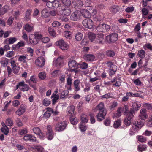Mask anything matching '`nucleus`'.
<instances>
[{"label": "nucleus", "instance_id": "obj_1", "mask_svg": "<svg viewBox=\"0 0 152 152\" xmlns=\"http://www.w3.org/2000/svg\"><path fill=\"white\" fill-rule=\"evenodd\" d=\"M97 108L99 110V112L96 115L98 121H100L104 118V117L107 114L104 103L102 102H100L97 105Z\"/></svg>", "mask_w": 152, "mask_h": 152}, {"label": "nucleus", "instance_id": "obj_2", "mask_svg": "<svg viewBox=\"0 0 152 152\" xmlns=\"http://www.w3.org/2000/svg\"><path fill=\"white\" fill-rule=\"evenodd\" d=\"M56 45L61 49L63 50H65L68 49L69 45L62 39L59 40L56 42Z\"/></svg>", "mask_w": 152, "mask_h": 152}, {"label": "nucleus", "instance_id": "obj_3", "mask_svg": "<svg viewBox=\"0 0 152 152\" xmlns=\"http://www.w3.org/2000/svg\"><path fill=\"white\" fill-rule=\"evenodd\" d=\"M106 64L108 67L109 68V75L111 76L115 74V72L117 70V66L114 64L113 62L111 61L107 62Z\"/></svg>", "mask_w": 152, "mask_h": 152}, {"label": "nucleus", "instance_id": "obj_4", "mask_svg": "<svg viewBox=\"0 0 152 152\" xmlns=\"http://www.w3.org/2000/svg\"><path fill=\"white\" fill-rule=\"evenodd\" d=\"M134 116L133 110H132L131 111H129V113L126 116L125 118L124 121V124L126 126H128L131 124L132 118Z\"/></svg>", "mask_w": 152, "mask_h": 152}, {"label": "nucleus", "instance_id": "obj_5", "mask_svg": "<svg viewBox=\"0 0 152 152\" xmlns=\"http://www.w3.org/2000/svg\"><path fill=\"white\" fill-rule=\"evenodd\" d=\"M98 31L101 32H105L108 31L110 29V26L108 25L104 24H100L96 27Z\"/></svg>", "mask_w": 152, "mask_h": 152}, {"label": "nucleus", "instance_id": "obj_6", "mask_svg": "<svg viewBox=\"0 0 152 152\" xmlns=\"http://www.w3.org/2000/svg\"><path fill=\"white\" fill-rule=\"evenodd\" d=\"M67 124V122L66 121H63L60 123L57 124L56 126L55 129L58 132L62 131L66 128Z\"/></svg>", "mask_w": 152, "mask_h": 152}, {"label": "nucleus", "instance_id": "obj_7", "mask_svg": "<svg viewBox=\"0 0 152 152\" xmlns=\"http://www.w3.org/2000/svg\"><path fill=\"white\" fill-rule=\"evenodd\" d=\"M82 23L85 27L89 29L92 28L94 25L92 20L90 19H87L84 20Z\"/></svg>", "mask_w": 152, "mask_h": 152}, {"label": "nucleus", "instance_id": "obj_8", "mask_svg": "<svg viewBox=\"0 0 152 152\" xmlns=\"http://www.w3.org/2000/svg\"><path fill=\"white\" fill-rule=\"evenodd\" d=\"M147 110L146 109L142 108L140 110V113L139 114V117L140 119L145 120L148 117L147 113Z\"/></svg>", "mask_w": 152, "mask_h": 152}, {"label": "nucleus", "instance_id": "obj_9", "mask_svg": "<svg viewBox=\"0 0 152 152\" xmlns=\"http://www.w3.org/2000/svg\"><path fill=\"white\" fill-rule=\"evenodd\" d=\"M80 12L78 10H76L72 14L70 18L73 21H77L80 19Z\"/></svg>", "mask_w": 152, "mask_h": 152}, {"label": "nucleus", "instance_id": "obj_10", "mask_svg": "<svg viewBox=\"0 0 152 152\" xmlns=\"http://www.w3.org/2000/svg\"><path fill=\"white\" fill-rule=\"evenodd\" d=\"M118 34L116 33H113L106 37V39L111 42H115L117 40Z\"/></svg>", "mask_w": 152, "mask_h": 152}, {"label": "nucleus", "instance_id": "obj_11", "mask_svg": "<svg viewBox=\"0 0 152 152\" xmlns=\"http://www.w3.org/2000/svg\"><path fill=\"white\" fill-rule=\"evenodd\" d=\"M68 65L69 69L71 70L74 68H78L79 64L77 63L74 60H72L68 62Z\"/></svg>", "mask_w": 152, "mask_h": 152}, {"label": "nucleus", "instance_id": "obj_12", "mask_svg": "<svg viewBox=\"0 0 152 152\" xmlns=\"http://www.w3.org/2000/svg\"><path fill=\"white\" fill-rule=\"evenodd\" d=\"M36 65L40 67H42L45 65V60L42 57H38L35 61Z\"/></svg>", "mask_w": 152, "mask_h": 152}, {"label": "nucleus", "instance_id": "obj_13", "mask_svg": "<svg viewBox=\"0 0 152 152\" xmlns=\"http://www.w3.org/2000/svg\"><path fill=\"white\" fill-rule=\"evenodd\" d=\"M32 130L34 133L38 136L39 138H42L45 136V134L41 132L39 128L35 127L33 128Z\"/></svg>", "mask_w": 152, "mask_h": 152}, {"label": "nucleus", "instance_id": "obj_14", "mask_svg": "<svg viewBox=\"0 0 152 152\" xmlns=\"http://www.w3.org/2000/svg\"><path fill=\"white\" fill-rule=\"evenodd\" d=\"M28 83L30 86L32 87L34 90H36L37 89L36 86L37 80L33 76H31V77Z\"/></svg>", "mask_w": 152, "mask_h": 152}, {"label": "nucleus", "instance_id": "obj_15", "mask_svg": "<svg viewBox=\"0 0 152 152\" xmlns=\"http://www.w3.org/2000/svg\"><path fill=\"white\" fill-rule=\"evenodd\" d=\"M71 12V9L68 7H65L64 8L61 10L60 11V13L63 15H69L70 14Z\"/></svg>", "mask_w": 152, "mask_h": 152}, {"label": "nucleus", "instance_id": "obj_16", "mask_svg": "<svg viewBox=\"0 0 152 152\" xmlns=\"http://www.w3.org/2000/svg\"><path fill=\"white\" fill-rule=\"evenodd\" d=\"M36 138L31 134H27L24 136L23 137V139L25 141H30L31 142L35 141Z\"/></svg>", "mask_w": 152, "mask_h": 152}, {"label": "nucleus", "instance_id": "obj_17", "mask_svg": "<svg viewBox=\"0 0 152 152\" xmlns=\"http://www.w3.org/2000/svg\"><path fill=\"white\" fill-rule=\"evenodd\" d=\"M133 107L130 109L129 111L133 110V115L134 113V111H137L141 106L140 103L138 102H134L132 103Z\"/></svg>", "mask_w": 152, "mask_h": 152}, {"label": "nucleus", "instance_id": "obj_18", "mask_svg": "<svg viewBox=\"0 0 152 152\" xmlns=\"http://www.w3.org/2000/svg\"><path fill=\"white\" fill-rule=\"evenodd\" d=\"M25 111V109L24 105L21 104L19 108L16 111L15 113L18 116H20L23 115Z\"/></svg>", "mask_w": 152, "mask_h": 152}, {"label": "nucleus", "instance_id": "obj_19", "mask_svg": "<svg viewBox=\"0 0 152 152\" xmlns=\"http://www.w3.org/2000/svg\"><path fill=\"white\" fill-rule=\"evenodd\" d=\"M97 37L96 40L97 43L102 44L104 41V35L102 32L97 34Z\"/></svg>", "mask_w": 152, "mask_h": 152}, {"label": "nucleus", "instance_id": "obj_20", "mask_svg": "<svg viewBox=\"0 0 152 152\" xmlns=\"http://www.w3.org/2000/svg\"><path fill=\"white\" fill-rule=\"evenodd\" d=\"M59 91L60 92L59 94L60 96V99H63L66 98L67 95L68 94V91L61 89H59Z\"/></svg>", "mask_w": 152, "mask_h": 152}, {"label": "nucleus", "instance_id": "obj_21", "mask_svg": "<svg viewBox=\"0 0 152 152\" xmlns=\"http://www.w3.org/2000/svg\"><path fill=\"white\" fill-rule=\"evenodd\" d=\"M95 58L94 56L91 54H86L83 56L84 59L88 61H93Z\"/></svg>", "mask_w": 152, "mask_h": 152}, {"label": "nucleus", "instance_id": "obj_22", "mask_svg": "<svg viewBox=\"0 0 152 152\" xmlns=\"http://www.w3.org/2000/svg\"><path fill=\"white\" fill-rule=\"evenodd\" d=\"M75 107L73 105L69 106L68 108V114L70 117H73L75 114Z\"/></svg>", "mask_w": 152, "mask_h": 152}, {"label": "nucleus", "instance_id": "obj_23", "mask_svg": "<svg viewBox=\"0 0 152 152\" xmlns=\"http://www.w3.org/2000/svg\"><path fill=\"white\" fill-rule=\"evenodd\" d=\"M80 81L78 79L75 80L73 84L75 88V90L77 92L79 91L80 89L79 84Z\"/></svg>", "mask_w": 152, "mask_h": 152}, {"label": "nucleus", "instance_id": "obj_24", "mask_svg": "<svg viewBox=\"0 0 152 152\" xmlns=\"http://www.w3.org/2000/svg\"><path fill=\"white\" fill-rule=\"evenodd\" d=\"M82 15L85 18H89L91 16V13L88 10L86 9L82 10L81 12Z\"/></svg>", "mask_w": 152, "mask_h": 152}, {"label": "nucleus", "instance_id": "obj_25", "mask_svg": "<svg viewBox=\"0 0 152 152\" xmlns=\"http://www.w3.org/2000/svg\"><path fill=\"white\" fill-rule=\"evenodd\" d=\"M49 16V12L46 8L43 9L41 11V16L44 18H46Z\"/></svg>", "mask_w": 152, "mask_h": 152}, {"label": "nucleus", "instance_id": "obj_26", "mask_svg": "<svg viewBox=\"0 0 152 152\" xmlns=\"http://www.w3.org/2000/svg\"><path fill=\"white\" fill-rule=\"evenodd\" d=\"M24 28L25 30L27 32H29L33 30V26L32 25L27 23L25 25Z\"/></svg>", "mask_w": 152, "mask_h": 152}, {"label": "nucleus", "instance_id": "obj_27", "mask_svg": "<svg viewBox=\"0 0 152 152\" xmlns=\"http://www.w3.org/2000/svg\"><path fill=\"white\" fill-rule=\"evenodd\" d=\"M63 62V59L61 57H58L56 61H53V64L57 66H60Z\"/></svg>", "mask_w": 152, "mask_h": 152}, {"label": "nucleus", "instance_id": "obj_28", "mask_svg": "<svg viewBox=\"0 0 152 152\" xmlns=\"http://www.w3.org/2000/svg\"><path fill=\"white\" fill-rule=\"evenodd\" d=\"M137 138L138 141L141 142H146L147 141V138L142 135H138Z\"/></svg>", "mask_w": 152, "mask_h": 152}, {"label": "nucleus", "instance_id": "obj_29", "mask_svg": "<svg viewBox=\"0 0 152 152\" xmlns=\"http://www.w3.org/2000/svg\"><path fill=\"white\" fill-rule=\"evenodd\" d=\"M29 41L31 44L34 45L38 43V40L34 37H31L29 38Z\"/></svg>", "mask_w": 152, "mask_h": 152}, {"label": "nucleus", "instance_id": "obj_30", "mask_svg": "<svg viewBox=\"0 0 152 152\" xmlns=\"http://www.w3.org/2000/svg\"><path fill=\"white\" fill-rule=\"evenodd\" d=\"M147 146L146 145H139L138 146V149L139 151L142 152L143 151L146 150L147 148Z\"/></svg>", "mask_w": 152, "mask_h": 152}, {"label": "nucleus", "instance_id": "obj_31", "mask_svg": "<svg viewBox=\"0 0 152 152\" xmlns=\"http://www.w3.org/2000/svg\"><path fill=\"white\" fill-rule=\"evenodd\" d=\"M0 63L2 66L5 67L8 64V59L4 58L0 61Z\"/></svg>", "mask_w": 152, "mask_h": 152}, {"label": "nucleus", "instance_id": "obj_32", "mask_svg": "<svg viewBox=\"0 0 152 152\" xmlns=\"http://www.w3.org/2000/svg\"><path fill=\"white\" fill-rule=\"evenodd\" d=\"M31 11L30 10H28L26 12L25 14V19L27 21H29L31 18L30 15Z\"/></svg>", "mask_w": 152, "mask_h": 152}, {"label": "nucleus", "instance_id": "obj_33", "mask_svg": "<svg viewBox=\"0 0 152 152\" xmlns=\"http://www.w3.org/2000/svg\"><path fill=\"white\" fill-rule=\"evenodd\" d=\"M6 124L8 126H12L13 125V121L10 118H7L5 121Z\"/></svg>", "mask_w": 152, "mask_h": 152}, {"label": "nucleus", "instance_id": "obj_34", "mask_svg": "<svg viewBox=\"0 0 152 152\" xmlns=\"http://www.w3.org/2000/svg\"><path fill=\"white\" fill-rule=\"evenodd\" d=\"M120 108L122 109L121 110L124 112V115L127 116L128 114L129 113V112L128 110V107L126 105H125L123 107H121Z\"/></svg>", "mask_w": 152, "mask_h": 152}, {"label": "nucleus", "instance_id": "obj_35", "mask_svg": "<svg viewBox=\"0 0 152 152\" xmlns=\"http://www.w3.org/2000/svg\"><path fill=\"white\" fill-rule=\"evenodd\" d=\"M10 10L9 7L7 5L3 6L1 11V13L2 14H4L5 13L9 10Z\"/></svg>", "mask_w": 152, "mask_h": 152}, {"label": "nucleus", "instance_id": "obj_36", "mask_svg": "<svg viewBox=\"0 0 152 152\" xmlns=\"http://www.w3.org/2000/svg\"><path fill=\"white\" fill-rule=\"evenodd\" d=\"M120 10L119 7L117 6H113L111 8V11L114 13H116L118 12Z\"/></svg>", "mask_w": 152, "mask_h": 152}, {"label": "nucleus", "instance_id": "obj_37", "mask_svg": "<svg viewBox=\"0 0 152 152\" xmlns=\"http://www.w3.org/2000/svg\"><path fill=\"white\" fill-rule=\"evenodd\" d=\"M83 37L82 34L80 32H78L76 34L75 38L77 41H80L82 39Z\"/></svg>", "mask_w": 152, "mask_h": 152}, {"label": "nucleus", "instance_id": "obj_38", "mask_svg": "<svg viewBox=\"0 0 152 152\" xmlns=\"http://www.w3.org/2000/svg\"><path fill=\"white\" fill-rule=\"evenodd\" d=\"M4 126V127L1 128V130L5 135H7L9 132V129L6 125Z\"/></svg>", "mask_w": 152, "mask_h": 152}, {"label": "nucleus", "instance_id": "obj_39", "mask_svg": "<svg viewBox=\"0 0 152 152\" xmlns=\"http://www.w3.org/2000/svg\"><path fill=\"white\" fill-rule=\"evenodd\" d=\"M26 59L27 58L26 56L22 55L19 56L18 60L23 63H26Z\"/></svg>", "mask_w": 152, "mask_h": 152}, {"label": "nucleus", "instance_id": "obj_40", "mask_svg": "<svg viewBox=\"0 0 152 152\" xmlns=\"http://www.w3.org/2000/svg\"><path fill=\"white\" fill-rule=\"evenodd\" d=\"M51 97L53 98L52 99V102L54 104L59 98V96L58 94H53L52 95Z\"/></svg>", "mask_w": 152, "mask_h": 152}, {"label": "nucleus", "instance_id": "obj_41", "mask_svg": "<svg viewBox=\"0 0 152 152\" xmlns=\"http://www.w3.org/2000/svg\"><path fill=\"white\" fill-rule=\"evenodd\" d=\"M145 51L143 50H139L138 51L137 56L140 58H143L145 56Z\"/></svg>", "mask_w": 152, "mask_h": 152}, {"label": "nucleus", "instance_id": "obj_42", "mask_svg": "<svg viewBox=\"0 0 152 152\" xmlns=\"http://www.w3.org/2000/svg\"><path fill=\"white\" fill-rule=\"evenodd\" d=\"M34 35V37L38 40L42 38V35L39 32H35Z\"/></svg>", "mask_w": 152, "mask_h": 152}, {"label": "nucleus", "instance_id": "obj_43", "mask_svg": "<svg viewBox=\"0 0 152 152\" xmlns=\"http://www.w3.org/2000/svg\"><path fill=\"white\" fill-rule=\"evenodd\" d=\"M147 126L149 127H152V114L149 116Z\"/></svg>", "mask_w": 152, "mask_h": 152}, {"label": "nucleus", "instance_id": "obj_44", "mask_svg": "<svg viewBox=\"0 0 152 152\" xmlns=\"http://www.w3.org/2000/svg\"><path fill=\"white\" fill-rule=\"evenodd\" d=\"M79 128L82 132H85L87 129V128L85 124H79Z\"/></svg>", "mask_w": 152, "mask_h": 152}, {"label": "nucleus", "instance_id": "obj_45", "mask_svg": "<svg viewBox=\"0 0 152 152\" xmlns=\"http://www.w3.org/2000/svg\"><path fill=\"white\" fill-rule=\"evenodd\" d=\"M42 102L44 106H47L50 104L51 102L50 99L47 98H45L43 100Z\"/></svg>", "mask_w": 152, "mask_h": 152}, {"label": "nucleus", "instance_id": "obj_46", "mask_svg": "<svg viewBox=\"0 0 152 152\" xmlns=\"http://www.w3.org/2000/svg\"><path fill=\"white\" fill-rule=\"evenodd\" d=\"M79 65L82 69H84L88 68V64L86 62H82L80 64H79Z\"/></svg>", "mask_w": 152, "mask_h": 152}, {"label": "nucleus", "instance_id": "obj_47", "mask_svg": "<svg viewBox=\"0 0 152 152\" xmlns=\"http://www.w3.org/2000/svg\"><path fill=\"white\" fill-rule=\"evenodd\" d=\"M36 53L38 55L40 54L42 55H44L45 53L43 50V48L42 47H40L36 50Z\"/></svg>", "mask_w": 152, "mask_h": 152}, {"label": "nucleus", "instance_id": "obj_48", "mask_svg": "<svg viewBox=\"0 0 152 152\" xmlns=\"http://www.w3.org/2000/svg\"><path fill=\"white\" fill-rule=\"evenodd\" d=\"M137 131L136 129L134 126H132L129 131V134L131 135H132L136 132Z\"/></svg>", "mask_w": 152, "mask_h": 152}, {"label": "nucleus", "instance_id": "obj_49", "mask_svg": "<svg viewBox=\"0 0 152 152\" xmlns=\"http://www.w3.org/2000/svg\"><path fill=\"white\" fill-rule=\"evenodd\" d=\"M38 76L41 80H44L46 77V74L44 72H41L39 74Z\"/></svg>", "mask_w": 152, "mask_h": 152}, {"label": "nucleus", "instance_id": "obj_50", "mask_svg": "<svg viewBox=\"0 0 152 152\" xmlns=\"http://www.w3.org/2000/svg\"><path fill=\"white\" fill-rule=\"evenodd\" d=\"M17 40V38L15 37H10L8 38V44H12L15 42Z\"/></svg>", "mask_w": 152, "mask_h": 152}, {"label": "nucleus", "instance_id": "obj_51", "mask_svg": "<svg viewBox=\"0 0 152 152\" xmlns=\"http://www.w3.org/2000/svg\"><path fill=\"white\" fill-rule=\"evenodd\" d=\"M28 132V131L27 128H25L21 129L19 132V134L20 135H23L27 134Z\"/></svg>", "mask_w": 152, "mask_h": 152}, {"label": "nucleus", "instance_id": "obj_52", "mask_svg": "<svg viewBox=\"0 0 152 152\" xmlns=\"http://www.w3.org/2000/svg\"><path fill=\"white\" fill-rule=\"evenodd\" d=\"M106 55L109 57H112L115 55V53L113 50H109L106 52Z\"/></svg>", "mask_w": 152, "mask_h": 152}, {"label": "nucleus", "instance_id": "obj_53", "mask_svg": "<svg viewBox=\"0 0 152 152\" xmlns=\"http://www.w3.org/2000/svg\"><path fill=\"white\" fill-rule=\"evenodd\" d=\"M89 38L91 41H93L96 37L95 34L93 33H90L88 34Z\"/></svg>", "mask_w": 152, "mask_h": 152}, {"label": "nucleus", "instance_id": "obj_54", "mask_svg": "<svg viewBox=\"0 0 152 152\" xmlns=\"http://www.w3.org/2000/svg\"><path fill=\"white\" fill-rule=\"evenodd\" d=\"M59 6L60 3L58 1H53V8H58Z\"/></svg>", "mask_w": 152, "mask_h": 152}, {"label": "nucleus", "instance_id": "obj_55", "mask_svg": "<svg viewBox=\"0 0 152 152\" xmlns=\"http://www.w3.org/2000/svg\"><path fill=\"white\" fill-rule=\"evenodd\" d=\"M15 121L16 125L18 126H21L23 125V123L19 118H17Z\"/></svg>", "mask_w": 152, "mask_h": 152}, {"label": "nucleus", "instance_id": "obj_56", "mask_svg": "<svg viewBox=\"0 0 152 152\" xmlns=\"http://www.w3.org/2000/svg\"><path fill=\"white\" fill-rule=\"evenodd\" d=\"M142 105L144 107L146 108L147 109L152 110V106L151 105V104L147 103H144Z\"/></svg>", "mask_w": 152, "mask_h": 152}, {"label": "nucleus", "instance_id": "obj_57", "mask_svg": "<svg viewBox=\"0 0 152 152\" xmlns=\"http://www.w3.org/2000/svg\"><path fill=\"white\" fill-rule=\"evenodd\" d=\"M66 83L68 85L71 86L72 84V79L71 75H69L68 78H66Z\"/></svg>", "mask_w": 152, "mask_h": 152}, {"label": "nucleus", "instance_id": "obj_58", "mask_svg": "<svg viewBox=\"0 0 152 152\" xmlns=\"http://www.w3.org/2000/svg\"><path fill=\"white\" fill-rule=\"evenodd\" d=\"M112 96L110 93H107L103 95L100 96L101 98H105L106 99L112 98Z\"/></svg>", "mask_w": 152, "mask_h": 152}, {"label": "nucleus", "instance_id": "obj_59", "mask_svg": "<svg viewBox=\"0 0 152 152\" xmlns=\"http://www.w3.org/2000/svg\"><path fill=\"white\" fill-rule=\"evenodd\" d=\"M20 89L22 91H28L29 89V87L27 84H25L22 87H20Z\"/></svg>", "mask_w": 152, "mask_h": 152}, {"label": "nucleus", "instance_id": "obj_60", "mask_svg": "<svg viewBox=\"0 0 152 152\" xmlns=\"http://www.w3.org/2000/svg\"><path fill=\"white\" fill-rule=\"evenodd\" d=\"M121 121L118 120L114 122L113 126L115 128H118L121 125Z\"/></svg>", "mask_w": 152, "mask_h": 152}, {"label": "nucleus", "instance_id": "obj_61", "mask_svg": "<svg viewBox=\"0 0 152 152\" xmlns=\"http://www.w3.org/2000/svg\"><path fill=\"white\" fill-rule=\"evenodd\" d=\"M142 17L143 18H145V17L144 16L147 15L148 13V10L145 8H143L142 9Z\"/></svg>", "mask_w": 152, "mask_h": 152}, {"label": "nucleus", "instance_id": "obj_62", "mask_svg": "<svg viewBox=\"0 0 152 152\" xmlns=\"http://www.w3.org/2000/svg\"><path fill=\"white\" fill-rule=\"evenodd\" d=\"M35 149L38 152H45L44 148L40 146H37L35 147Z\"/></svg>", "mask_w": 152, "mask_h": 152}, {"label": "nucleus", "instance_id": "obj_63", "mask_svg": "<svg viewBox=\"0 0 152 152\" xmlns=\"http://www.w3.org/2000/svg\"><path fill=\"white\" fill-rule=\"evenodd\" d=\"M48 32L50 35L53 37L56 36V34L54 30L52 28H49L48 29Z\"/></svg>", "mask_w": 152, "mask_h": 152}, {"label": "nucleus", "instance_id": "obj_64", "mask_svg": "<svg viewBox=\"0 0 152 152\" xmlns=\"http://www.w3.org/2000/svg\"><path fill=\"white\" fill-rule=\"evenodd\" d=\"M47 137L48 139L49 140H52L53 137L54 133L53 132H52L49 133H47Z\"/></svg>", "mask_w": 152, "mask_h": 152}]
</instances>
